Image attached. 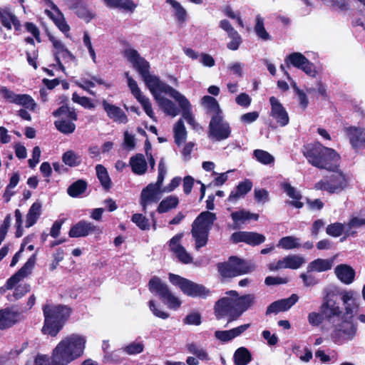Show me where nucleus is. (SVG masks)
<instances>
[{"label":"nucleus","instance_id":"37998d69","mask_svg":"<svg viewBox=\"0 0 365 365\" xmlns=\"http://www.w3.org/2000/svg\"><path fill=\"white\" fill-rule=\"evenodd\" d=\"M88 184L84 180H78L73 182L67 189L68 194L72 197H76L86 192Z\"/></svg>","mask_w":365,"mask_h":365},{"label":"nucleus","instance_id":"052dcab7","mask_svg":"<svg viewBox=\"0 0 365 365\" xmlns=\"http://www.w3.org/2000/svg\"><path fill=\"white\" fill-rule=\"evenodd\" d=\"M144 350L143 342L133 341L123 347V351L128 355H135L140 354Z\"/></svg>","mask_w":365,"mask_h":365},{"label":"nucleus","instance_id":"412c9836","mask_svg":"<svg viewBox=\"0 0 365 365\" xmlns=\"http://www.w3.org/2000/svg\"><path fill=\"white\" fill-rule=\"evenodd\" d=\"M68 6L69 9L73 10L79 18L86 21H91L94 17L88 10L86 3L84 0H68Z\"/></svg>","mask_w":365,"mask_h":365},{"label":"nucleus","instance_id":"a878e982","mask_svg":"<svg viewBox=\"0 0 365 365\" xmlns=\"http://www.w3.org/2000/svg\"><path fill=\"white\" fill-rule=\"evenodd\" d=\"M217 217L215 213L210 211L202 212L193 221L192 225L200 228H206L208 230H211L212 225L216 220Z\"/></svg>","mask_w":365,"mask_h":365},{"label":"nucleus","instance_id":"1a4fd4ad","mask_svg":"<svg viewBox=\"0 0 365 365\" xmlns=\"http://www.w3.org/2000/svg\"><path fill=\"white\" fill-rule=\"evenodd\" d=\"M232 128L223 115H212L207 130V137L213 142H220L229 138Z\"/></svg>","mask_w":365,"mask_h":365},{"label":"nucleus","instance_id":"c85d7f7f","mask_svg":"<svg viewBox=\"0 0 365 365\" xmlns=\"http://www.w3.org/2000/svg\"><path fill=\"white\" fill-rule=\"evenodd\" d=\"M255 299L254 294H247L234 299L240 317L255 304Z\"/></svg>","mask_w":365,"mask_h":365},{"label":"nucleus","instance_id":"9b49d317","mask_svg":"<svg viewBox=\"0 0 365 365\" xmlns=\"http://www.w3.org/2000/svg\"><path fill=\"white\" fill-rule=\"evenodd\" d=\"M101 234H103L102 227L84 220L73 225L68 231V236L71 238L84 237L90 235L99 236Z\"/></svg>","mask_w":365,"mask_h":365},{"label":"nucleus","instance_id":"680f3d73","mask_svg":"<svg viewBox=\"0 0 365 365\" xmlns=\"http://www.w3.org/2000/svg\"><path fill=\"white\" fill-rule=\"evenodd\" d=\"M165 174H166V168H165V165L164 163V159L161 158V160H160L159 164H158V175L157 181L155 182V183H153V185L155 187H156L157 188H158L159 190H161Z\"/></svg>","mask_w":365,"mask_h":365},{"label":"nucleus","instance_id":"f03ea898","mask_svg":"<svg viewBox=\"0 0 365 365\" xmlns=\"http://www.w3.org/2000/svg\"><path fill=\"white\" fill-rule=\"evenodd\" d=\"M124 56L133 63V66L142 76L150 92L155 95L157 92L168 93L172 86L162 82L160 78L150 73V63L143 57H141L137 50L127 48L123 52Z\"/></svg>","mask_w":365,"mask_h":365},{"label":"nucleus","instance_id":"6e6552de","mask_svg":"<svg viewBox=\"0 0 365 365\" xmlns=\"http://www.w3.org/2000/svg\"><path fill=\"white\" fill-rule=\"evenodd\" d=\"M336 169L333 174L318 181L314 188L317 190L327 191L329 194L339 193L348 185V180L341 171Z\"/></svg>","mask_w":365,"mask_h":365},{"label":"nucleus","instance_id":"58836bf2","mask_svg":"<svg viewBox=\"0 0 365 365\" xmlns=\"http://www.w3.org/2000/svg\"><path fill=\"white\" fill-rule=\"evenodd\" d=\"M41 205L39 202H36L31 206L26 217V227H30L36 222L38 217L41 215Z\"/></svg>","mask_w":365,"mask_h":365},{"label":"nucleus","instance_id":"f8f14e48","mask_svg":"<svg viewBox=\"0 0 365 365\" xmlns=\"http://www.w3.org/2000/svg\"><path fill=\"white\" fill-rule=\"evenodd\" d=\"M36 261V253L33 254L24 264V266L6 282V288L12 289L18 282L23 280L31 274Z\"/></svg>","mask_w":365,"mask_h":365},{"label":"nucleus","instance_id":"864d4df0","mask_svg":"<svg viewBox=\"0 0 365 365\" xmlns=\"http://www.w3.org/2000/svg\"><path fill=\"white\" fill-rule=\"evenodd\" d=\"M158 102L165 114H178V108L171 100L162 97L158 98Z\"/></svg>","mask_w":365,"mask_h":365},{"label":"nucleus","instance_id":"13d9d810","mask_svg":"<svg viewBox=\"0 0 365 365\" xmlns=\"http://www.w3.org/2000/svg\"><path fill=\"white\" fill-rule=\"evenodd\" d=\"M265 237L262 234L254 232H247L245 243L251 246H257L265 241Z\"/></svg>","mask_w":365,"mask_h":365},{"label":"nucleus","instance_id":"f704fd0d","mask_svg":"<svg viewBox=\"0 0 365 365\" xmlns=\"http://www.w3.org/2000/svg\"><path fill=\"white\" fill-rule=\"evenodd\" d=\"M106 4L112 8H118L133 13L137 4L133 0H103Z\"/></svg>","mask_w":365,"mask_h":365},{"label":"nucleus","instance_id":"774afa93","mask_svg":"<svg viewBox=\"0 0 365 365\" xmlns=\"http://www.w3.org/2000/svg\"><path fill=\"white\" fill-rule=\"evenodd\" d=\"M125 76L127 77V79H128V85L131 91V93H133V95L137 98V96H140L142 93H141V91L138 86V83L137 82L132 78L129 76V73L128 72H126L125 73Z\"/></svg>","mask_w":365,"mask_h":365},{"label":"nucleus","instance_id":"c03bdc74","mask_svg":"<svg viewBox=\"0 0 365 365\" xmlns=\"http://www.w3.org/2000/svg\"><path fill=\"white\" fill-rule=\"evenodd\" d=\"M62 161L69 167H77L81 164L82 158L73 150H69L63 154Z\"/></svg>","mask_w":365,"mask_h":365},{"label":"nucleus","instance_id":"e2e57ef3","mask_svg":"<svg viewBox=\"0 0 365 365\" xmlns=\"http://www.w3.org/2000/svg\"><path fill=\"white\" fill-rule=\"evenodd\" d=\"M299 297L296 294H292L289 297L279 299V304L282 312L287 311L290 309L294 304L297 303Z\"/></svg>","mask_w":365,"mask_h":365},{"label":"nucleus","instance_id":"79ce46f5","mask_svg":"<svg viewBox=\"0 0 365 365\" xmlns=\"http://www.w3.org/2000/svg\"><path fill=\"white\" fill-rule=\"evenodd\" d=\"M332 262L329 259H317L308 265V271L325 272L331 269Z\"/></svg>","mask_w":365,"mask_h":365},{"label":"nucleus","instance_id":"39448f33","mask_svg":"<svg viewBox=\"0 0 365 365\" xmlns=\"http://www.w3.org/2000/svg\"><path fill=\"white\" fill-rule=\"evenodd\" d=\"M149 291L158 296L162 302L171 309H178L181 306L180 300L170 290L168 286L158 277H153L148 282Z\"/></svg>","mask_w":365,"mask_h":365},{"label":"nucleus","instance_id":"338daca9","mask_svg":"<svg viewBox=\"0 0 365 365\" xmlns=\"http://www.w3.org/2000/svg\"><path fill=\"white\" fill-rule=\"evenodd\" d=\"M308 320L310 324L318 326L322 323L324 320H327L325 315L320 311V313L311 312L309 314Z\"/></svg>","mask_w":365,"mask_h":365},{"label":"nucleus","instance_id":"a211bd4d","mask_svg":"<svg viewBox=\"0 0 365 365\" xmlns=\"http://www.w3.org/2000/svg\"><path fill=\"white\" fill-rule=\"evenodd\" d=\"M220 27L225 31L228 36L232 39L231 41L227 44V48L232 51L237 50L242 42V38L238 32L227 19L220 21Z\"/></svg>","mask_w":365,"mask_h":365},{"label":"nucleus","instance_id":"5fc2aeb1","mask_svg":"<svg viewBox=\"0 0 365 365\" xmlns=\"http://www.w3.org/2000/svg\"><path fill=\"white\" fill-rule=\"evenodd\" d=\"M186 348L189 353L196 356L200 360L207 361L210 359L207 352L203 349H200L195 343L187 344Z\"/></svg>","mask_w":365,"mask_h":365},{"label":"nucleus","instance_id":"3c124183","mask_svg":"<svg viewBox=\"0 0 365 365\" xmlns=\"http://www.w3.org/2000/svg\"><path fill=\"white\" fill-rule=\"evenodd\" d=\"M298 241L299 239L293 236L283 237L279 240L277 246L284 250L299 248L301 245Z\"/></svg>","mask_w":365,"mask_h":365},{"label":"nucleus","instance_id":"f257e3e1","mask_svg":"<svg viewBox=\"0 0 365 365\" xmlns=\"http://www.w3.org/2000/svg\"><path fill=\"white\" fill-rule=\"evenodd\" d=\"M302 153L310 165L320 170L334 171L339 167L340 155L318 141L304 144Z\"/></svg>","mask_w":365,"mask_h":365},{"label":"nucleus","instance_id":"6e6d98bb","mask_svg":"<svg viewBox=\"0 0 365 365\" xmlns=\"http://www.w3.org/2000/svg\"><path fill=\"white\" fill-rule=\"evenodd\" d=\"M344 225L341 222H334L329 224L326 227V232L328 235L333 237H340L344 232Z\"/></svg>","mask_w":365,"mask_h":365},{"label":"nucleus","instance_id":"2f4dec72","mask_svg":"<svg viewBox=\"0 0 365 365\" xmlns=\"http://www.w3.org/2000/svg\"><path fill=\"white\" fill-rule=\"evenodd\" d=\"M130 165L132 171L137 175L144 174L148 168V164L144 155L141 153H138L132 156L130 159Z\"/></svg>","mask_w":365,"mask_h":365},{"label":"nucleus","instance_id":"2eb2a0df","mask_svg":"<svg viewBox=\"0 0 365 365\" xmlns=\"http://www.w3.org/2000/svg\"><path fill=\"white\" fill-rule=\"evenodd\" d=\"M182 236V233H179L173 237L168 242L169 247L180 262L189 264L192 262V257L187 253L185 247L180 244Z\"/></svg>","mask_w":365,"mask_h":365},{"label":"nucleus","instance_id":"bb28decb","mask_svg":"<svg viewBox=\"0 0 365 365\" xmlns=\"http://www.w3.org/2000/svg\"><path fill=\"white\" fill-rule=\"evenodd\" d=\"M7 101L22 106L31 111H35L36 103L34 99L27 94H16L11 91V97L9 98Z\"/></svg>","mask_w":365,"mask_h":365},{"label":"nucleus","instance_id":"a18cd8bd","mask_svg":"<svg viewBox=\"0 0 365 365\" xmlns=\"http://www.w3.org/2000/svg\"><path fill=\"white\" fill-rule=\"evenodd\" d=\"M307 61V58L301 53L294 52L287 56L285 62L287 66L290 65L295 68H300L304 63Z\"/></svg>","mask_w":365,"mask_h":365},{"label":"nucleus","instance_id":"cd10ccee","mask_svg":"<svg viewBox=\"0 0 365 365\" xmlns=\"http://www.w3.org/2000/svg\"><path fill=\"white\" fill-rule=\"evenodd\" d=\"M210 230L192 225L191 233L195 240V247L197 250L205 247L208 242Z\"/></svg>","mask_w":365,"mask_h":365},{"label":"nucleus","instance_id":"473e14b6","mask_svg":"<svg viewBox=\"0 0 365 365\" xmlns=\"http://www.w3.org/2000/svg\"><path fill=\"white\" fill-rule=\"evenodd\" d=\"M252 187V182L250 180H245L242 182H240L236 189L232 190L228 197V200L233 202L238 200L240 196L246 195L249 192Z\"/></svg>","mask_w":365,"mask_h":365},{"label":"nucleus","instance_id":"603ef678","mask_svg":"<svg viewBox=\"0 0 365 365\" xmlns=\"http://www.w3.org/2000/svg\"><path fill=\"white\" fill-rule=\"evenodd\" d=\"M253 155L258 162L264 165H270L274 162V158L269 153L263 150H255Z\"/></svg>","mask_w":365,"mask_h":365},{"label":"nucleus","instance_id":"6ab92c4d","mask_svg":"<svg viewBox=\"0 0 365 365\" xmlns=\"http://www.w3.org/2000/svg\"><path fill=\"white\" fill-rule=\"evenodd\" d=\"M47 36L49 40L52 42L53 47L56 50L54 52L55 60L56 61V64L50 65V67L55 68L56 71H63L64 70V66L61 62L60 58L58 57V54L61 53L62 56L65 54L70 56L73 59H75V57L66 49L64 48L62 43L55 38L53 36H52L48 31L47 30Z\"/></svg>","mask_w":365,"mask_h":365},{"label":"nucleus","instance_id":"20e7f679","mask_svg":"<svg viewBox=\"0 0 365 365\" xmlns=\"http://www.w3.org/2000/svg\"><path fill=\"white\" fill-rule=\"evenodd\" d=\"M69 316L70 309L66 306L47 305V335L56 336Z\"/></svg>","mask_w":365,"mask_h":365},{"label":"nucleus","instance_id":"e433bc0d","mask_svg":"<svg viewBox=\"0 0 365 365\" xmlns=\"http://www.w3.org/2000/svg\"><path fill=\"white\" fill-rule=\"evenodd\" d=\"M96 175L102 187L105 190H109L112 187V181L109 177L106 168L98 164L96 166Z\"/></svg>","mask_w":365,"mask_h":365},{"label":"nucleus","instance_id":"bf43d9fd","mask_svg":"<svg viewBox=\"0 0 365 365\" xmlns=\"http://www.w3.org/2000/svg\"><path fill=\"white\" fill-rule=\"evenodd\" d=\"M131 220L141 230H148L150 229L149 220L143 214L135 213L131 217Z\"/></svg>","mask_w":365,"mask_h":365},{"label":"nucleus","instance_id":"393cba45","mask_svg":"<svg viewBox=\"0 0 365 365\" xmlns=\"http://www.w3.org/2000/svg\"><path fill=\"white\" fill-rule=\"evenodd\" d=\"M1 24L8 30H11L12 26L17 31H21V25L18 18L9 11V9L4 8L0 16Z\"/></svg>","mask_w":365,"mask_h":365},{"label":"nucleus","instance_id":"c9c22d12","mask_svg":"<svg viewBox=\"0 0 365 365\" xmlns=\"http://www.w3.org/2000/svg\"><path fill=\"white\" fill-rule=\"evenodd\" d=\"M235 365H247L252 361L250 351L246 347L238 348L234 354Z\"/></svg>","mask_w":365,"mask_h":365},{"label":"nucleus","instance_id":"0eeeda50","mask_svg":"<svg viewBox=\"0 0 365 365\" xmlns=\"http://www.w3.org/2000/svg\"><path fill=\"white\" fill-rule=\"evenodd\" d=\"M217 271L222 278H232L250 272V267L245 260L230 256L228 260L217 264Z\"/></svg>","mask_w":365,"mask_h":365},{"label":"nucleus","instance_id":"4468645a","mask_svg":"<svg viewBox=\"0 0 365 365\" xmlns=\"http://www.w3.org/2000/svg\"><path fill=\"white\" fill-rule=\"evenodd\" d=\"M336 296L332 292L327 293L321 306V312L325 315L327 321H330L334 317H339L342 313L334 299Z\"/></svg>","mask_w":365,"mask_h":365},{"label":"nucleus","instance_id":"09e8293b","mask_svg":"<svg viewBox=\"0 0 365 365\" xmlns=\"http://www.w3.org/2000/svg\"><path fill=\"white\" fill-rule=\"evenodd\" d=\"M255 31L257 36L263 41H268L271 39L270 35L264 28V19L259 15L256 17Z\"/></svg>","mask_w":365,"mask_h":365},{"label":"nucleus","instance_id":"de8ad7c7","mask_svg":"<svg viewBox=\"0 0 365 365\" xmlns=\"http://www.w3.org/2000/svg\"><path fill=\"white\" fill-rule=\"evenodd\" d=\"M267 125L273 129L284 126L289 123V115H269L265 120Z\"/></svg>","mask_w":365,"mask_h":365},{"label":"nucleus","instance_id":"4c0bfd02","mask_svg":"<svg viewBox=\"0 0 365 365\" xmlns=\"http://www.w3.org/2000/svg\"><path fill=\"white\" fill-rule=\"evenodd\" d=\"M179 204V199L175 195H170L164 198L158 205L157 212L158 213H165L169 210L175 208Z\"/></svg>","mask_w":365,"mask_h":365},{"label":"nucleus","instance_id":"b1692460","mask_svg":"<svg viewBox=\"0 0 365 365\" xmlns=\"http://www.w3.org/2000/svg\"><path fill=\"white\" fill-rule=\"evenodd\" d=\"M281 188L290 198L293 199V200L288 202L290 205L299 209L303 207L304 204L300 201L302 195L299 191L297 190L294 187L287 182L281 184Z\"/></svg>","mask_w":365,"mask_h":365},{"label":"nucleus","instance_id":"a19ab883","mask_svg":"<svg viewBox=\"0 0 365 365\" xmlns=\"http://www.w3.org/2000/svg\"><path fill=\"white\" fill-rule=\"evenodd\" d=\"M341 300L345 304V313L347 315H352L354 309L356 307L354 292L352 291H344L341 292Z\"/></svg>","mask_w":365,"mask_h":365},{"label":"nucleus","instance_id":"4be33fe9","mask_svg":"<svg viewBox=\"0 0 365 365\" xmlns=\"http://www.w3.org/2000/svg\"><path fill=\"white\" fill-rule=\"evenodd\" d=\"M334 273L337 278L344 284H349L352 283L355 278V271L349 265L340 264L334 269Z\"/></svg>","mask_w":365,"mask_h":365},{"label":"nucleus","instance_id":"7c9ffc66","mask_svg":"<svg viewBox=\"0 0 365 365\" xmlns=\"http://www.w3.org/2000/svg\"><path fill=\"white\" fill-rule=\"evenodd\" d=\"M19 315L10 309H0V329L13 326L18 321Z\"/></svg>","mask_w":365,"mask_h":365},{"label":"nucleus","instance_id":"ddd939ff","mask_svg":"<svg viewBox=\"0 0 365 365\" xmlns=\"http://www.w3.org/2000/svg\"><path fill=\"white\" fill-rule=\"evenodd\" d=\"M356 327L352 323H346L336 328L331 334V337L335 344H342L345 341L351 340L356 336Z\"/></svg>","mask_w":365,"mask_h":365},{"label":"nucleus","instance_id":"7ed1b4c3","mask_svg":"<svg viewBox=\"0 0 365 365\" xmlns=\"http://www.w3.org/2000/svg\"><path fill=\"white\" fill-rule=\"evenodd\" d=\"M85 340L80 336L68 337L58 343L51 356L53 365H67L83 354Z\"/></svg>","mask_w":365,"mask_h":365},{"label":"nucleus","instance_id":"5701e85b","mask_svg":"<svg viewBox=\"0 0 365 365\" xmlns=\"http://www.w3.org/2000/svg\"><path fill=\"white\" fill-rule=\"evenodd\" d=\"M168 94L173 98L178 103L179 107L178 112H181V114H192L191 104L189 100L184 95L173 87Z\"/></svg>","mask_w":365,"mask_h":365},{"label":"nucleus","instance_id":"423d86ee","mask_svg":"<svg viewBox=\"0 0 365 365\" xmlns=\"http://www.w3.org/2000/svg\"><path fill=\"white\" fill-rule=\"evenodd\" d=\"M168 279L171 284L178 287L181 292L188 297L205 298L210 293L209 289L202 284H197L180 275L170 273Z\"/></svg>","mask_w":365,"mask_h":365},{"label":"nucleus","instance_id":"f3484780","mask_svg":"<svg viewBox=\"0 0 365 365\" xmlns=\"http://www.w3.org/2000/svg\"><path fill=\"white\" fill-rule=\"evenodd\" d=\"M161 192H163V190H159L153 183L148 184L143 189L140 193V203L143 212H146L147 206L149 203L158 202V195Z\"/></svg>","mask_w":365,"mask_h":365},{"label":"nucleus","instance_id":"ea45409f","mask_svg":"<svg viewBox=\"0 0 365 365\" xmlns=\"http://www.w3.org/2000/svg\"><path fill=\"white\" fill-rule=\"evenodd\" d=\"M173 131L175 143L180 146L185 141L187 138V131L182 119L178 120L175 124Z\"/></svg>","mask_w":365,"mask_h":365},{"label":"nucleus","instance_id":"c756f323","mask_svg":"<svg viewBox=\"0 0 365 365\" xmlns=\"http://www.w3.org/2000/svg\"><path fill=\"white\" fill-rule=\"evenodd\" d=\"M68 118H62L54 122L56 129L63 134H71L74 132L76 125L73 121L77 120L78 115H66Z\"/></svg>","mask_w":365,"mask_h":365},{"label":"nucleus","instance_id":"72a5a7b5","mask_svg":"<svg viewBox=\"0 0 365 365\" xmlns=\"http://www.w3.org/2000/svg\"><path fill=\"white\" fill-rule=\"evenodd\" d=\"M207 114H220L221 110L217 101L212 96H205L200 101Z\"/></svg>","mask_w":365,"mask_h":365},{"label":"nucleus","instance_id":"dca6fc26","mask_svg":"<svg viewBox=\"0 0 365 365\" xmlns=\"http://www.w3.org/2000/svg\"><path fill=\"white\" fill-rule=\"evenodd\" d=\"M47 7L51 8V10L47 9V16L53 21L61 31L63 33L68 32L70 27L67 24L64 16L60 9L51 0H47Z\"/></svg>","mask_w":365,"mask_h":365},{"label":"nucleus","instance_id":"69168bd1","mask_svg":"<svg viewBox=\"0 0 365 365\" xmlns=\"http://www.w3.org/2000/svg\"><path fill=\"white\" fill-rule=\"evenodd\" d=\"M201 322V315L199 312L190 313L183 319V323L185 324L198 326Z\"/></svg>","mask_w":365,"mask_h":365},{"label":"nucleus","instance_id":"49530a36","mask_svg":"<svg viewBox=\"0 0 365 365\" xmlns=\"http://www.w3.org/2000/svg\"><path fill=\"white\" fill-rule=\"evenodd\" d=\"M166 3L174 9L175 16L178 21L180 24L184 23L187 19V11L182 5L175 0H166Z\"/></svg>","mask_w":365,"mask_h":365},{"label":"nucleus","instance_id":"aec40b11","mask_svg":"<svg viewBox=\"0 0 365 365\" xmlns=\"http://www.w3.org/2000/svg\"><path fill=\"white\" fill-rule=\"evenodd\" d=\"M345 131L354 149H359L365 145V129L351 126L345 128Z\"/></svg>","mask_w":365,"mask_h":365},{"label":"nucleus","instance_id":"8fccbe9b","mask_svg":"<svg viewBox=\"0 0 365 365\" xmlns=\"http://www.w3.org/2000/svg\"><path fill=\"white\" fill-rule=\"evenodd\" d=\"M231 217L235 224L238 222H244L246 220L254 219L257 220L259 217V215L257 214H252L250 212H247L245 210H240L233 212L231 214Z\"/></svg>","mask_w":365,"mask_h":365},{"label":"nucleus","instance_id":"0e129e2a","mask_svg":"<svg viewBox=\"0 0 365 365\" xmlns=\"http://www.w3.org/2000/svg\"><path fill=\"white\" fill-rule=\"evenodd\" d=\"M271 104V114H287L283 106L274 96L269 98Z\"/></svg>","mask_w":365,"mask_h":365},{"label":"nucleus","instance_id":"9d476101","mask_svg":"<svg viewBox=\"0 0 365 365\" xmlns=\"http://www.w3.org/2000/svg\"><path fill=\"white\" fill-rule=\"evenodd\" d=\"M214 312L217 319L226 317L228 323L240 317L234 299L227 297H222L215 302Z\"/></svg>","mask_w":365,"mask_h":365},{"label":"nucleus","instance_id":"4d7b16f0","mask_svg":"<svg viewBox=\"0 0 365 365\" xmlns=\"http://www.w3.org/2000/svg\"><path fill=\"white\" fill-rule=\"evenodd\" d=\"M285 261L286 268L292 269H299L304 263V259L302 257L295 255L285 257Z\"/></svg>","mask_w":365,"mask_h":365}]
</instances>
